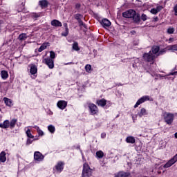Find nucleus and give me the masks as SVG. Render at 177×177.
I'll list each match as a JSON object with an SVG mask.
<instances>
[{
	"label": "nucleus",
	"mask_w": 177,
	"mask_h": 177,
	"mask_svg": "<svg viewBox=\"0 0 177 177\" xmlns=\"http://www.w3.org/2000/svg\"><path fill=\"white\" fill-rule=\"evenodd\" d=\"M162 115L165 122H166L167 125H172V122H174V120L175 118V115H174V113L165 111L162 113Z\"/></svg>",
	"instance_id": "obj_1"
},
{
	"label": "nucleus",
	"mask_w": 177,
	"mask_h": 177,
	"mask_svg": "<svg viewBox=\"0 0 177 177\" xmlns=\"http://www.w3.org/2000/svg\"><path fill=\"white\" fill-rule=\"evenodd\" d=\"M91 176H92V169H91L88 163H84L83 165L82 177H91Z\"/></svg>",
	"instance_id": "obj_2"
},
{
	"label": "nucleus",
	"mask_w": 177,
	"mask_h": 177,
	"mask_svg": "<svg viewBox=\"0 0 177 177\" xmlns=\"http://www.w3.org/2000/svg\"><path fill=\"white\" fill-rule=\"evenodd\" d=\"M142 57L145 62H148L150 63L153 62L154 59H156V55L153 54L151 51H149V53H144Z\"/></svg>",
	"instance_id": "obj_3"
},
{
	"label": "nucleus",
	"mask_w": 177,
	"mask_h": 177,
	"mask_svg": "<svg viewBox=\"0 0 177 177\" xmlns=\"http://www.w3.org/2000/svg\"><path fill=\"white\" fill-rule=\"evenodd\" d=\"M122 16L124 17V19H132L133 16H135V10H128L126 12H122Z\"/></svg>",
	"instance_id": "obj_4"
},
{
	"label": "nucleus",
	"mask_w": 177,
	"mask_h": 177,
	"mask_svg": "<svg viewBox=\"0 0 177 177\" xmlns=\"http://www.w3.org/2000/svg\"><path fill=\"white\" fill-rule=\"evenodd\" d=\"M43 63H45V64H46V66H48V67L50 69L55 67V61L49 57L44 58Z\"/></svg>",
	"instance_id": "obj_5"
},
{
	"label": "nucleus",
	"mask_w": 177,
	"mask_h": 177,
	"mask_svg": "<svg viewBox=\"0 0 177 177\" xmlns=\"http://www.w3.org/2000/svg\"><path fill=\"white\" fill-rule=\"evenodd\" d=\"M146 100H150V97L149 96H143L141 98H140L136 104L134 105V109H136V107H138L140 104H142V103H145Z\"/></svg>",
	"instance_id": "obj_6"
},
{
	"label": "nucleus",
	"mask_w": 177,
	"mask_h": 177,
	"mask_svg": "<svg viewBox=\"0 0 177 177\" xmlns=\"http://www.w3.org/2000/svg\"><path fill=\"white\" fill-rule=\"evenodd\" d=\"M34 158L35 161H44V158H45V156L41 153L39 151H35L34 153Z\"/></svg>",
	"instance_id": "obj_7"
},
{
	"label": "nucleus",
	"mask_w": 177,
	"mask_h": 177,
	"mask_svg": "<svg viewBox=\"0 0 177 177\" xmlns=\"http://www.w3.org/2000/svg\"><path fill=\"white\" fill-rule=\"evenodd\" d=\"M88 109L90 110L91 113L94 115V114H97V112L99 111L97 110V106L95 105V104H88Z\"/></svg>",
	"instance_id": "obj_8"
},
{
	"label": "nucleus",
	"mask_w": 177,
	"mask_h": 177,
	"mask_svg": "<svg viewBox=\"0 0 177 177\" xmlns=\"http://www.w3.org/2000/svg\"><path fill=\"white\" fill-rule=\"evenodd\" d=\"M100 23L104 28H107V27H110V26H111V22H110L107 19H103Z\"/></svg>",
	"instance_id": "obj_9"
},
{
	"label": "nucleus",
	"mask_w": 177,
	"mask_h": 177,
	"mask_svg": "<svg viewBox=\"0 0 177 177\" xmlns=\"http://www.w3.org/2000/svg\"><path fill=\"white\" fill-rule=\"evenodd\" d=\"M131 176V173L125 171H119L115 175V177H129Z\"/></svg>",
	"instance_id": "obj_10"
},
{
	"label": "nucleus",
	"mask_w": 177,
	"mask_h": 177,
	"mask_svg": "<svg viewBox=\"0 0 177 177\" xmlns=\"http://www.w3.org/2000/svg\"><path fill=\"white\" fill-rule=\"evenodd\" d=\"M64 168V162H58L57 165L55 166V169L58 171V172H62Z\"/></svg>",
	"instance_id": "obj_11"
},
{
	"label": "nucleus",
	"mask_w": 177,
	"mask_h": 177,
	"mask_svg": "<svg viewBox=\"0 0 177 177\" xmlns=\"http://www.w3.org/2000/svg\"><path fill=\"white\" fill-rule=\"evenodd\" d=\"M57 107H59V109H61V110H64L65 107H67V102L59 101L57 102Z\"/></svg>",
	"instance_id": "obj_12"
},
{
	"label": "nucleus",
	"mask_w": 177,
	"mask_h": 177,
	"mask_svg": "<svg viewBox=\"0 0 177 177\" xmlns=\"http://www.w3.org/2000/svg\"><path fill=\"white\" fill-rule=\"evenodd\" d=\"M48 5H49L48 0H40L39 1V6H41L42 9H44V8H48Z\"/></svg>",
	"instance_id": "obj_13"
},
{
	"label": "nucleus",
	"mask_w": 177,
	"mask_h": 177,
	"mask_svg": "<svg viewBox=\"0 0 177 177\" xmlns=\"http://www.w3.org/2000/svg\"><path fill=\"white\" fill-rule=\"evenodd\" d=\"M10 127V122L6 120L3 123L0 124V128H3V129H6V128H9Z\"/></svg>",
	"instance_id": "obj_14"
},
{
	"label": "nucleus",
	"mask_w": 177,
	"mask_h": 177,
	"mask_svg": "<svg viewBox=\"0 0 177 177\" xmlns=\"http://www.w3.org/2000/svg\"><path fill=\"white\" fill-rule=\"evenodd\" d=\"M48 46H50V44L49 42L43 43L40 48L38 49V52H42L43 50H45Z\"/></svg>",
	"instance_id": "obj_15"
},
{
	"label": "nucleus",
	"mask_w": 177,
	"mask_h": 177,
	"mask_svg": "<svg viewBox=\"0 0 177 177\" xmlns=\"http://www.w3.org/2000/svg\"><path fill=\"white\" fill-rule=\"evenodd\" d=\"M51 26L53 27H62V22H60L59 20L53 19L51 21Z\"/></svg>",
	"instance_id": "obj_16"
},
{
	"label": "nucleus",
	"mask_w": 177,
	"mask_h": 177,
	"mask_svg": "<svg viewBox=\"0 0 177 177\" xmlns=\"http://www.w3.org/2000/svg\"><path fill=\"white\" fill-rule=\"evenodd\" d=\"M133 19L134 23H140V15L139 14H136V11H135V15L131 17Z\"/></svg>",
	"instance_id": "obj_17"
},
{
	"label": "nucleus",
	"mask_w": 177,
	"mask_h": 177,
	"mask_svg": "<svg viewBox=\"0 0 177 177\" xmlns=\"http://www.w3.org/2000/svg\"><path fill=\"white\" fill-rule=\"evenodd\" d=\"M37 71H38V68H37V66L32 65L30 66V73L32 75H35V74H37Z\"/></svg>",
	"instance_id": "obj_18"
},
{
	"label": "nucleus",
	"mask_w": 177,
	"mask_h": 177,
	"mask_svg": "<svg viewBox=\"0 0 177 177\" xmlns=\"http://www.w3.org/2000/svg\"><path fill=\"white\" fill-rule=\"evenodd\" d=\"M1 77L2 80H8V78L9 77V73H8V71H1Z\"/></svg>",
	"instance_id": "obj_19"
},
{
	"label": "nucleus",
	"mask_w": 177,
	"mask_h": 177,
	"mask_svg": "<svg viewBox=\"0 0 177 177\" xmlns=\"http://www.w3.org/2000/svg\"><path fill=\"white\" fill-rule=\"evenodd\" d=\"M0 161H1V162H5V161H6V153L5 151L1 152Z\"/></svg>",
	"instance_id": "obj_20"
},
{
	"label": "nucleus",
	"mask_w": 177,
	"mask_h": 177,
	"mask_svg": "<svg viewBox=\"0 0 177 177\" xmlns=\"http://www.w3.org/2000/svg\"><path fill=\"white\" fill-rule=\"evenodd\" d=\"M97 104L98 106H101L102 107H104L106 104H107V101L104 99L100 100L97 101Z\"/></svg>",
	"instance_id": "obj_21"
},
{
	"label": "nucleus",
	"mask_w": 177,
	"mask_h": 177,
	"mask_svg": "<svg viewBox=\"0 0 177 177\" xmlns=\"http://www.w3.org/2000/svg\"><path fill=\"white\" fill-rule=\"evenodd\" d=\"M151 50H152L153 55H157V53H159L160 52V46H154L153 47H152Z\"/></svg>",
	"instance_id": "obj_22"
},
{
	"label": "nucleus",
	"mask_w": 177,
	"mask_h": 177,
	"mask_svg": "<svg viewBox=\"0 0 177 177\" xmlns=\"http://www.w3.org/2000/svg\"><path fill=\"white\" fill-rule=\"evenodd\" d=\"M126 142H127V143L133 144V143H135V142H136V140L135 139L134 137L129 136L126 138Z\"/></svg>",
	"instance_id": "obj_23"
},
{
	"label": "nucleus",
	"mask_w": 177,
	"mask_h": 177,
	"mask_svg": "<svg viewBox=\"0 0 177 177\" xmlns=\"http://www.w3.org/2000/svg\"><path fill=\"white\" fill-rule=\"evenodd\" d=\"M173 164H175V162L171 158L163 166V168H169V167H172Z\"/></svg>",
	"instance_id": "obj_24"
},
{
	"label": "nucleus",
	"mask_w": 177,
	"mask_h": 177,
	"mask_svg": "<svg viewBox=\"0 0 177 177\" xmlns=\"http://www.w3.org/2000/svg\"><path fill=\"white\" fill-rule=\"evenodd\" d=\"M3 101L6 103V106H8V107H12V100L5 97L3 98Z\"/></svg>",
	"instance_id": "obj_25"
},
{
	"label": "nucleus",
	"mask_w": 177,
	"mask_h": 177,
	"mask_svg": "<svg viewBox=\"0 0 177 177\" xmlns=\"http://www.w3.org/2000/svg\"><path fill=\"white\" fill-rule=\"evenodd\" d=\"M168 50H171V52H177V44L170 45L167 47Z\"/></svg>",
	"instance_id": "obj_26"
},
{
	"label": "nucleus",
	"mask_w": 177,
	"mask_h": 177,
	"mask_svg": "<svg viewBox=\"0 0 177 177\" xmlns=\"http://www.w3.org/2000/svg\"><path fill=\"white\" fill-rule=\"evenodd\" d=\"M74 18L77 21H81V20H82V19H84V15L77 13V14L74 15Z\"/></svg>",
	"instance_id": "obj_27"
},
{
	"label": "nucleus",
	"mask_w": 177,
	"mask_h": 177,
	"mask_svg": "<svg viewBox=\"0 0 177 177\" xmlns=\"http://www.w3.org/2000/svg\"><path fill=\"white\" fill-rule=\"evenodd\" d=\"M72 48L73 49V50H75L76 52H78V50H80V46H78V42L77 41H74V43L73 44Z\"/></svg>",
	"instance_id": "obj_28"
},
{
	"label": "nucleus",
	"mask_w": 177,
	"mask_h": 177,
	"mask_svg": "<svg viewBox=\"0 0 177 177\" xmlns=\"http://www.w3.org/2000/svg\"><path fill=\"white\" fill-rule=\"evenodd\" d=\"M16 122H17V119H12L10 122V128L13 129L16 125Z\"/></svg>",
	"instance_id": "obj_29"
},
{
	"label": "nucleus",
	"mask_w": 177,
	"mask_h": 177,
	"mask_svg": "<svg viewBox=\"0 0 177 177\" xmlns=\"http://www.w3.org/2000/svg\"><path fill=\"white\" fill-rule=\"evenodd\" d=\"M19 41H25V39H27V35L26 33H21L19 36Z\"/></svg>",
	"instance_id": "obj_30"
},
{
	"label": "nucleus",
	"mask_w": 177,
	"mask_h": 177,
	"mask_svg": "<svg viewBox=\"0 0 177 177\" xmlns=\"http://www.w3.org/2000/svg\"><path fill=\"white\" fill-rule=\"evenodd\" d=\"M48 129L49 132H50V133H55V131H56V129L52 124H50L48 127Z\"/></svg>",
	"instance_id": "obj_31"
},
{
	"label": "nucleus",
	"mask_w": 177,
	"mask_h": 177,
	"mask_svg": "<svg viewBox=\"0 0 177 177\" xmlns=\"http://www.w3.org/2000/svg\"><path fill=\"white\" fill-rule=\"evenodd\" d=\"M104 156V153L102 151H98L96 152V156L97 158H103V156Z\"/></svg>",
	"instance_id": "obj_32"
},
{
	"label": "nucleus",
	"mask_w": 177,
	"mask_h": 177,
	"mask_svg": "<svg viewBox=\"0 0 177 177\" xmlns=\"http://www.w3.org/2000/svg\"><path fill=\"white\" fill-rule=\"evenodd\" d=\"M146 109L145 108L141 109L140 112L138 113L139 117H142V115H146Z\"/></svg>",
	"instance_id": "obj_33"
},
{
	"label": "nucleus",
	"mask_w": 177,
	"mask_h": 177,
	"mask_svg": "<svg viewBox=\"0 0 177 177\" xmlns=\"http://www.w3.org/2000/svg\"><path fill=\"white\" fill-rule=\"evenodd\" d=\"M28 138H30L31 139H34V136H32V134H31V130L28 129L26 132Z\"/></svg>",
	"instance_id": "obj_34"
},
{
	"label": "nucleus",
	"mask_w": 177,
	"mask_h": 177,
	"mask_svg": "<svg viewBox=\"0 0 177 177\" xmlns=\"http://www.w3.org/2000/svg\"><path fill=\"white\" fill-rule=\"evenodd\" d=\"M85 70L86 73H91V70H92V66H91V64H86L85 66Z\"/></svg>",
	"instance_id": "obj_35"
},
{
	"label": "nucleus",
	"mask_w": 177,
	"mask_h": 177,
	"mask_svg": "<svg viewBox=\"0 0 177 177\" xmlns=\"http://www.w3.org/2000/svg\"><path fill=\"white\" fill-rule=\"evenodd\" d=\"M56 58V53H55L53 51H50V59L53 60V59Z\"/></svg>",
	"instance_id": "obj_36"
},
{
	"label": "nucleus",
	"mask_w": 177,
	"mask_h": 177,
	"mask_svg": "<svg viewBox=\"0 0 177 177\" xmlns=\"http://www.w3.org/2000/svg\"><path fill=\"white\" fill-rule=\"evenodd\" d=\"M80 27H84V28H86V24H85L82 20L78 21Z\"/></svg>",
	"instance_id": "obj_37"
},
{
	"label": "nucleus",
	"mask_w": 177,
	"mask_h": 177,
	"mask_svg": "<svg viewBox=\"0 0 177 177\" xmlns=\"http://www.w3.org/2000/svg\"><path fill=\"white\" fill-rule=\"evenodd\" d=\"M174 32H175V29L174 28H169L167 29L168 34H174Z\"/></svg>",
	"instance_id": "obj_38"
},
{
	"label": "nucleus",
	"mask_w": 177,
	"mask_h": 177,
	"mask_svg": "<svg viewBox=\"0 0 177 177\" xmlns=\"http://www.w3.org/2000/svg\"><path fill=\"white\" fill-rule=\"evenodd\" d=\"M141 20H142V21H146V20H147V15L145 14H142Z\"/></svg>",
	"instance_id": "obj_39"
},
{
	"label": "nucleus",
	"mask_w": 177,
	"mask_h": 177,
	"mask_svg": "<svg viewBox=\"0 0 177 177\" xmlns=\"http://www.w3.org/2000/svg\"><path fill=\"white\" fill-rule=\"evenodd\" d=\"M62 37H67L68 35V28L65 29V32L62 33Z\"/></svg>",
	"instance_id": "obj_40"
},
{
	"label": "nucleus",
	"mask_w": 177,
	"mask_h": 177,
	"mask_svg": "<svg viewBox=\"0 0 177 177\" xmlns=\"http://www.w3.org/2000/svg\"><path fill=\"white\" fill-rule=\"evenodd\" d=\"M151 13H152V15H157L158 12L156 8H152L151 9Z\"/></svg>",
	"instance_id": "obj_41"
},
{
	"label": "nucleus",
	"mask_w": 177,
	"mask_h": 177,
	"mask_svg": "<svg viewBox=\"0 0 177 177\" xmlns=\"http://www.w3.org/2000/svg\"><path fill=\"white\" fill-rule=\"evenodd\" d=\"M165 52H167V50L165 48L160 50L159 53H158V56H160V55H162L163 53H165Z\"/></svg>",
	"instance_id": "obj_42"
},
{
	"label": "nucleus",
	"mask_w": 177,
	"mask_h": 177,
	"mask_svg": "<svg viewBox=\"0 0 177 177\" xmlns=\"http://www.w3.org/2000/svg\"><path fill=\"white\" fill-rule=\"evenodd\" d=\"M32 16V17H34V19H38V17H39L40 15L37 13H33Z\"/></svg>",
	"instance_id": "obj_43"
},
{
	"label": "nucleus",
	"mask_w": 177,
	"mask_h": 177,
	"mask_svg": "<svg viewBox=\"0 0 177 177\" xmlns=\"http://www.w3.org/2000/svg\"><path fill=\"white\" fill-rule=\"evenodd\" d=\"M156 9L157 12H158L162 10V6H157Z\"/></svg>",
	"instance_id": "obj_44"
},
{
	"label": "nucleus",
	"mask_w": 177,
	"mask_h": 177,
	"mask_svg": "<svg viewBox=\"0 0 177 177\" xmlns=\"http://www.w3.org/2000/svg\"><path fill=\"white\" fill-rule=\"evenodd\" d=\"M37 132L40 136H44V131H42V130L39 129Z\"/></svg>",
	"instance_id": "obj_45"
},
{
	"label": "nucleus",
	"mask_w": 177,
	"mask_h": 177,
	"mask_svg": "<svg viewBox=\"0 0 177 177\" xmlns=\"http://www.w3.org/2000/svg\"><path fill=\"white\" fill-rule=\"evenodd\" d=\"M31 143H32V140H31V139L30 138H28L26 141V145H31Z\"/></svg>",
	"instance_id": "obj_46"
},
{
	"label": "nucleus",
	"mask_w": 177,
	"mask_h": 177,
	"mask_svg": "<svg viewBox=\"0 0 177 177\" xmlns=\"http://www.w3.org/2000/svg\"><path fill=\"white\" fill-rule=\"evenodd\" d=\"M171 159H173L174 162H176V161H177V153Z\"/></svg>",
	"instance_id": "obj_47"
},
{
	"label": "nucleus",
	"mask_w": 177,
	"mask_h": 177,
	"mask_svg": "<svg viewBox=\"0 0 177 177\" xmlns=\"http://www.w3.org/2000/svg\"><path fill=\"white\" fill-rule=\"evenodd\" d=\"M81 8V4L80 3H76L75 4V9H80Z\"/></svg>",
	"instance_id": "obj_48"
},
{
	"label": "nucleus",
	"mask_w": 177,
	"mask_h": 177,
	"mask_svg": "<svg viewBox=\"0 0 177 177\" xmlns=\"http://www.w3.org/2000/svg\"><path fill=\"white\" fill-rule=\"evenodd\" d=\"M174 12H175V16H177V5H176L174 6Z\"/></svg>",
	"instance_id": "obj_49"
},
{
	"label": "nucleus",
	"mask_w": 177,
	"mask_h": 177,
	"mask_svg": "<svg viewBox=\"0 0 177 177\" xmlns=\"http://www.w3.org/2000/svg\"><path fill=\"white\" fill-rule=\"evenodd\" d=\"M177 71L169 73V75H176Z\"/></svg>",
	"instance_id": "obj_50"
},
{
	"label": "nucleus",
	"mask_w": 177,
	"mask_h": 177,
	"mask_svg": "<svg viewBox=\"0 0 177 177\" xmlns=\"http://www.w3.org/2000/svg\"><path fill=\"white\" fill-rule=\"evenodd\" d=\"M101 138H102V139H104V138H106V133H102L101 134Z\"/></svg>",
	"instance_id": "obj_51"
},
{
	"label": "nucleus",
	"mask_w": 177,
	"mask_h": 177,
	"mask_svg": "<svg viewBox=\"0 0 177 177\" xmlns=\"http://www.w3.org/2000/svg\"><path fill=\"white\" fill-rule=\"evenodd\" d=\"M64 27H65V30H66V28H68L67 23L64 24Z\"/></svg>",
	"instance_id": "obj_52"
},
{
	"label": "nucleus",
	"mask_w": 177,
	"mask_h": 177,
	"mask_svg": "<svg viewBox=\"0 0 177 177\" xmlns=\"http://www.w3.org/2000/svg\"><path fill=\"white\" fill-rule=\"evenodd\" d=\"M33 128H35V129H37V131H39V127L38 126H35L33 127Z\"/></svg>",
	"instance_id": "obj_53"
},
{
	"label": "nucleus",
	"mask_w": 177,
	"mask_h": 177,
	"mask_svg": "<svg viewBox=\"0 0 177 177\" xmlns=\"http://www.w3.org/2000/svg\"><path fill=\"white\" fill-rule=\"evenodd\" d=\"M2 22L0 21V32L2 31Z\"/></svg>",
	"instance_id": "obj_54"
},
{
	"label": "nucleus",
	"mask_w": 177,
	"mask_h": 177,
	"mask_svg": "<svg viewBox=\"0 0 177 177\" xmlns=\"http://www.w3.org/2000/svg\"><path fill=\"white\" fill-rule=\"evenodd\" d=\"M154 21H158V17H156L154 18Z\"/></svg>",
	"instance_id": "obj_55"
},
{
	"label": "nucleus",
	"mask_w": 177,
	"mask_h": 177,
	"mask_svg": "<svg viewBox=\"0 0 177 177\" xmlns=\"http://www.w3.org/2000/svg\"><path fill=\"white\" fill-rule=\"evenodd\" d=\"M175 138L177 139V132L174 134Z\"/></svg>",
	"instance_id": "obj_56"
}]
</instances>
